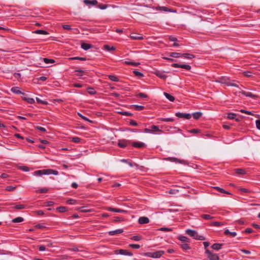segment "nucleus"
<instances>
[{
	"mask_svg": "<svg viewBox=\"0 0 260 260\" xmlns=\"http://www.w3.org/2000/svg\"><path fill=\"white\" fill-rule=\"evenodd\" d=\"M50 174L57 175L58 174V172L57 171L49 169H46V170H38V171H35L33 173V175L34 176H41L43 175H50Z\"/></svg>",
	"mask_w": 260,
	"mask_h": 260,
	"instance_id": "nucleus-1",
	"label": "nucleus"
},
{
	"mask_svg": "<svg viewBox=\"0 0 260 260\" xmlns=\"http://www.w3.org/2000/svg\"><path fill=\"white\" fill-rule=\"evenodd\" d=\"M185 233L189 236L193 237L194 239L198 240H205V238L203 236L199 235L196 231L187 229L185 231Z\"/></svg>",
	"mask_w": 260,
	"mask_h": 260,
	"instance_id": "nucleus-2",
	"label": "nucleus"
},
{
	"mask_svg": "<svg viewBox=\"0 0 260 260\" xmlns=\"http://www.w3.org/2000/svg\"><path fill=\"white\" fill-rule=\"evenodd\" d=\"M218 82L221 83L222 84H224L227 86L238 87L237 84L236 83L235 81H231L229 78L222 77L221 78H219L217 81Z\"/></svg>",
	"mask_w": 260,
	"mask_h": 260,
	"instance_id": "nucleus-3",
	"label": "nucleus"
},
{
	"mask_svg": "<svg viewBox=\"0 0 260 260\" xmlns=\"http://www.w3.org/2000/svg\"><path fill=\"white\" fill-rule=\"evenodd\" d=\"M164 251L159 250L153 252H147L145 255L152 258H159L164 254Z\"/></svg>",
	"mask_w": 260,
	"mask_h": 260,
	"instance_id": "nucleus-4",
	"label": "nucleus"
},
{
	"mask_svg": "<svg viewBox=\"0 0 260 260\" xmlns=\"http://www.w3.org/2000/svg\"><path fill=\"white\" fill-rule=\"evenodd\" d=\"M205 253L207 254V256L209 260H219V257L217 254L213 253L209 249H206Z\"/></svg>",
	"mask_w": 260,
	"mask_h": 260,
	"instance_id": "nucleus-5",
	"label": "nucleus"
},
{
	"mask_svg": "<svg viewBox=\"0 0 260 260\" xmlns=\"http://www.w3.org/2000/svg\"><path fill=\"white\" fill-rule=\"evenodd\" d=\"M115 253L116 254H121L128 256H132L133 255L131 252L124 249L116 250L115 251Z\"/></svg>",
	"mask_w": 260,
	"mask_h": 260,
	"instance_id": "nucleus-6",
	"label": "nucleus"
},
{
	"mask_svg": "<svg viewBox=\"0 0 260 260\" xmlns=\"http://www.w3.org/2000/svg\"><path fill=\"white\" fill-rule=\"evenodd\" d=\"M155 10H159V11H163L165 12H173V13H176L177 11L176 10L170 9L164 6H158L155 8Z\"/></svg>",
	"mask_w": 260,
	"mask_h": 260,
	"instance_id": "nucleus-7",
	"label": "nucleus"
},
{
	"mask_svg": "<svg viewBox=\"0 0 260 260\" xmlns=\"http://www.w3.org/2000/svg\"><path fill=\"white\" fill-rule=\"evenodd\" d=\"M175 115L178 118H184L186 119H189L191 117V115L188 113L177 112L175 114Z\"/></svg>",
	"mask_w": 260,
	"mask_h": 260,
	"instance_id": "nucleus-8",
	"label": "nucleus"
},
{
	"mask_svg": "<svg viewBox=\"0 0 260 260\" xmlns=\"http://www.w3.org/2000/svg\"><path fill=\"white\" fill-rule=\"evenodd\" d=\"M172 67L174 68H181L187 71H189L191 69V66L188 64H181L174 63L172 64Z\"/></svg>",
	"mask_w": 260,
	"mask_h": 260,
	"instance_id": "nucleus-9",
	"label": "nucleus"
},
{
	"mask_svg": "<svg viewBox=\"0 0 260 260\" xmlns=\"http://www.w3.org/2000/svg\"><path fill=\"white\" fill-rule=\"evenodd\" d=\"M129 143V141L126 140H119L118 142V146L123 148L126 147Z\"/></svg>",
	"mask_w": 260,
	"mask_h": 260,
	"instance_id": "nucleus-10",
	"label": "nucleus"
},
{
	"mask_svg": "<svg viewBox=\"0 0 260 260\" xmlns=\"http://www.w3.org/2000/svg\"><path fill=\"white\" fill-rule=\"evenodd\" d=\"M130 38L133 40H141L143 39V37L142 35L136 33H133L130 35Z\"/></svg>",
	"mask_w": 260,
	"mask_h": 260,
	"instance_id": "nucleus-11",
	"label": "nucleus"
},
{
	"mask_svg": "<svg viewBox=\"0 0 260 260\" xmlns=\"http://www.w3.org/2000/svg\"><path fill=\"white\" fill-rule=\"evenodd\" d=\"M149 221V219L145 216H141L138 219V222L141 224L148 223Z\"/></svg>",
	"mask_w": 260,
	"mask_h": 260,
	"instance_id": "nucleus-12",
	"label": "nucleus"
},
{
	"mask_svg": "<svg viewBox=\"0 0 260 260\" xmlns=\"http://www.w3.org/2000/svg\"><path fill=\"white\" fill-rule=\"evenodd\" d=\"M107 210L112 212H116L119 213H126L127 211L126 210H124L120 209L114 208L112 207H109L107 208Z\"/></svg>",
	"mask_w": 260,
	"mask_h": 260,
	"instance_id": "nucleus-13",
	"label": "nucleus"
},
{
	"mask_svg": "<svg viewBox=\"0 0 260 260\" xmlns=\"http://www.w3.org/2000/svg\"><path fill=\"white\" fill-rule=\"evenodd\" d=\"M11 91L14 93H15V94H24V93L22 92H21L20 89H19V87H13L11 88Z\"/></svg>",
	"mask_w": 260,
	"mask_h": 260,
	"instance_id": "nucleus-14",
	"label": "nucleus"
},
{
	"mask_svg": "<svg viewBox=\"0 0 260 260\" xmlns=\"http://www.w3.org/2000/svg\"><path fill=\"white\" fill-rule=\"evenodd\" d=\"M132 146L136 148H142L145 146V144L141 142H134L132 143Z\"/></svg>",
	"mask_w": 260,
	"mask_h": 260,
	"instance_id": "nucleus-15",
	"label": "nucleus"
},
{
	"mask_svg": "<svg viewBox=\"0 0 260 260\" xmlns=\"http://www.w3.org/2000/svg\"><path fill=\"white\" fill-rule=\"evenodd\" d=\"M123 230L122 229H117L114 231H111L109 232L108 234L110 236H113L115 235L121 234L123 233Z\"/></svg>",
	"mask_w": 260,
	"mask_h": 260,
	"instance_id": "nucleus-16",
	"label": "nucleus"
},
{
	"mask_svg": "<svg viewBox=\"0 0 260 260\" xmlns=\"http://www.w3.org/2000/svg\"><path fill=\"white\" fill-rule=\"evenodd\" d=\"M155 74L158 77L164 80H165L167 76L163 73L159 71L155 72Z\"/></svg>",
	"mask_w": 260,
	"mask_h": 260,
	"instance_id": "nucleus-17",
	"label": "nucleus"
},
{
	"mask_svg": "<svg viewBox=\"0 0 260 260\" xmlns=\"http://www.w3.org/2000/svg\"><path fill=\"white\" fill-rule=\"evenodd\" d=\"M224 235L229 236L231 237H235L237 236V233L235 232H230L228 229H226L224 232Z\"/></svg>",
	"mask_w": 260,
	"mask_h": 260,
	"instance_id": "nucleus-18",
	"label": "nucleus"
},
{
	"mask_svg": "<svg viewBox=\"0 0 260 260\" xmlns=\"http://www.w3.org/2000/svg\"><path fill=\"white\" fill-rule=\"evenodd\" d=\"M242 93L246 96L250 97L253 99H256L258 97L257 95L253 94L250 92L242 91Z\"/></svg>",
	"mask_w": 260,
	"mask_h": 260,
	"instance_id": "nucleus-19",
	"label": "nucleus"
},
{
	"mask_svg": "<svg viewBox=\"0 0 260 260\" xmlns=\"http://www.w3.org/2000/svg\"><path fill=\"white\" fill-rule=\"evenodd\" d=\"M151 128H150V130H151V133H153V132H161L162 133V131L159 128V127L158 126H156V125H152L151 127Z\"/></svg>",
	"mask_w": 260,
	"mask_h": 260,
	"instance_id": "nucleus-20",
	"label": "nucleus"
},
{
	"mask_svg": "<svg viewBox=\"0 0 260 260\" xmlns=\"http://www.w3.org/2000/svg\"><path fill=\"white\" fill-rule=\"evenodd\" d=\"M83 3L86 5H96V4H98V1L96 0H84Z\"/></svg>",
	"mask_w": 260,
	"mask_h": 260,
	"instance_id": "nucleus-21",
	"label": "nucleus"
},
{
	"mask_svg": "<svg viewBox=\"0 0 260 260\" xmlns=\"http://www.w3.org/2000/svg\"><path fill=\"white\" fill-rule=\"evenodd\" d=\"M92 46L91 44L85 43H82L81 44V48L85 50H87L89 49L92 48Z\"/></svg>",
	"mask_w": 260,
	"mask_h": 260,
	"instance_id": "nucleus-22",
	"label": "nucleus"
},
{
	"mask_svg": "<svg viewBox=\"0 0 260 260\" xmlns=\"http://www.w3.org/2000/svg\"><path fill=\"white\" fill-rule=\"evenodd\" d=\"M182 57L187 59H191L194 58L195 56L193 54L190 53H182Z\"/></svg>",
	"mask_w": 260,
	"mask_h": 260,
	"instance_id": "nucleus-23",
	"label": "nucleus"
},
{
	"mask_svg": "<svg viewBox=\"0 0 260 260\" xmlns=\"http://www.w3.org/2000/svg\"><path fill=\"white\" fill-rule=\"evenodd\" d=\"M166 160H169L172 162H174L175 163H181L182 161L181 160H179L175 157H167L165 158Z\"/></svg>",
	"mask_w": 260,
	"mask_h": 260,
	"instance_id": "nucleus-24",
	"label": "nucleus"
},
{
	"mask_svg": "<svg viewBox=\"0 0 260 260\" xmlns=\"http://www.w3.org/2000/svg\"><path fill=\"white\" fill-rule=\"evenodd\" d=\"M169 56L171 57L178 58L182 57V53L177 52H171L169 53Z\"/></svg>",
	"mask_w": 260,
	"mask_h": 260,
	"instance_id": "nucleus-25",
	"label": "nucleus"
},
{
	"mask_svg": "<svg viewBox=\"0 0 260 260\" xmlns=\"http://www.w3.org/2000/svg\"><path fill=\"white\" fill-rule=\"evenodd\" d=\"M40 59L43 60V61L46 64L53 63L55 62V60L52 59H49L47 58H41Z\"/></svg>",
	"mask_w": 260,
	"mask_h": 260,
	"instance_id": "nucleus-26",
	"label": "nucleus"
},
{
	"mask_svg": "<svg viewBox=\"0 0 260 260\" xmlns=\"http://www.w3.org/2000/svg\"><path fill=\"white\" fill-rule=\"evenodd\" d=\"M214 188L216 190L220 192L221 193H226L228 194H232L231 192H230L229 191H225L223 188H220V187H219L218 186H215V187H214Z\"/></svg>",
	"mask_w": 260,
	"mask_h": 260,
	"instance_id": "nucleus-27",
	"label": "nucleus"
},
{
	"mask_svg": "<svg viewBox=\"0 0 260 260\" xmlns=\"http://www.w3.org/2000/svg\"><path fill=\"white\" fill-rule=\"evenodd\" d=\"M222 246V244L215 243L212 245L211 247L214 250H218L221 248Z\"/></svg>",
	"mask_w": 260,
	"mask_h": 260,
	"instance_id": "nucleus-28",
	"label": "nucleus"
},
{
	"mask_svg": "<svg viewBox=\"0 0 260 260\" xmlns=\"http://www.w3.org/2000/svg\"><path fill=\"white\" fill-rule=\"evenodd\" d=\"M164 94L165 95V96H166V98L168 100H169L170 101H171V102H173V101H174V100H175V98H174L173 95H171L170 94L168 93H167V92H164Z\"/></svg>",
	"mask_w": 260,
	"mask_h": 260,
	"instance_id": "nucleus-29",
	"label": "nucleus"
},
{
	"mask_svg": "<svg viewBox=\"0 0 260 260\" xmlns=\"http://www.w3.org/2000/svg\"><path fill=\"white\" fill-rule=\"evenodd\" d=\"M104 49L107 51H114L116 48L114 46H110L108 45H105L104 46Z\"/></svg>",
	"mask_w": 260,
	"mask_h": 260,
	"instance_id": "nucleus-30",
	"label": "nucleus"
},
{
	"mask_svg": "<svg viewBox=\"0 0 260 260\" xmlns=\"http://www.w3.org/2000/svg\"><path fill=\"white\" fill-rule=\"evenodd\" d=\"M124 63L127 65H131V66H133L134 67H137L140 64V63L139 62H133V61H125Z\"/></svg>",
	"mask_w": 260,
	"mask_h": 260,
	"instance_id": "nucleus-31",
	"label": "nucleus"
},
{
	"mask_svg": "<svg viewBox=\"0 0 260 260\" xmlns=\"http://www.w3.org/2000/svg\"><path fill=\"white\" fill-rule=\"evenodd\" d=\"M178 239L182 242H189L190 239L186 236H180L179 237Z\"/></svg>",
	"mask_w": 260,
	"mask_h": 260,
	"instance_id": "nucleus-32",
	"label": "nucleus"
},
{
	"mask_svg": "<svg viewBox=\"0 0 260 260\" xmlns=\"http://www.w3.org/2000/svg\"><path fill=\"white\" fill-rule=\"evenodd\" d=\"M130 239L132 240L139 241L142 239V237L139 235H135L131 237Z\"/></svg>",
	"mask_w": 260,
	"mask_h": 260,
	"instance_id": "nucleus-33",
	"label": "nucleus"
},
{
	"mask_svg": "<svg viewBox=\"0 0 260 260\" xmlns=\"http://www.w3.org/2000/svg\"><path fill=\"white\" fill-rule=\"evenodd\" d=\"M23 99L26 101L29 104H34L35 103V100L31 98L23 97Z\"/></svg>",
	"mask_w": 260,
	"mask_h": 260,
	"instance_id": "nucleus-34",
	"label": "nucleus"
},
{
	"mask_svg": "<svg viewBox=\"0 0 260 260\" xmlns=\"http://www.w3.org/2000/svg\"><path fill=\"white\" fill-rule=\"evenodd\" d=\"M34 32L35 34H42V35H48L49 34V33L47 31L44 30H41V29L36 30Z\"/></svg>",
	"mask_w": 260,
	"mask_h": 260,
	"instance_id": "nucleus-35",
	"label": "nucleus"
},
{
	"mask_svg": "<svg viewBox=\"0 0 260 260\" xmlns=\"http://www.w3.org/2000/svg\"><path fill=\"white\" fill-rule=\"evenodd\" d=\"M202 113L201 112H197L193 113L192 114V116L194 119H198L199 118H200V117L202 116Z\"/></svg>",
	"mask_w": 260,
	"mask_h": 260,
	"instance_id": "nucleus-36",
	"label": "nucleus"
},
{
	"mask_svg": "<svg viewBox=\"0 0 260 260\" xmlns=\"http://www.w3.org/2000/svg\"><path fill=\"white\" fill-rule=\"evenodd\" d=\"M24 220V219L21 217H16L12 220V222L14 223L21 222Z\"/></svg>",
	"mask_w": 260,
	"mask_h": 260,
	"instance_id": "nucleus-37",
	"label": "nucleus"
},
{
	"mask_svg": "<svg viewBox=\"0 0 260 260\" xmlns=\"http://www.w3.org/2000/svg\"><path fill=\"white\" fill-rule=\"evenodd\" d=\"M223 225H224V223L222 222L213 221L211 223V225L215 226H219Z\"/></svg>",
	"mask_w": 260,
	"mask_h": 260,
	"instance_id": "nucleus-38",
	"label": "nucleus"
},
{
	"mask_svg": "<svg viewBox=\"0 0 260 260\" xmlns=\"http://www.w3.org/2000/svg\"><path fill=\"white\" fill-rule=\"evenodd\" d=\"M202 218L205 220H209L213 218V217L208 214H203L201 215Z\"/></svg>",
	"mask_w": 260,
	"mask_h": 260,
	"instance_id": "nucleus-39",
	"label": "nucleus"
},
{
	"mask_svg": "<svg viewBox=\"0 0 260 260\" xmlns=\"http://www.w3.org/2000/svg\"><path fill=\"white\" fill-rule=\"evenodd\" d=\"M108 78L110 80H111L112 81L114 82H117L119 81L118 78L114 75H109Z\"/></svg>",
	"mask_w": 260,
	"mask_h": 260,
	"instance_id": "nucleus-40",
	"label": "nucleus"
},
{
	"mask_svg": "<svg viewBox=\"0 0 260 260\" xmlns=\"http://www.w3.org/2000/svg\"><path fill=\"white\" fill-rule=\"evenodd\" d=\"M133 107H134L135 109L137 111H141L144 109V107L143 106L134 105H133Z\"/></svg>",
	"mask_w": 260,
	"mask_h": 260,
	"instance_id": "nucleus-41",
	"label": "nucleus"
},
{
	"mask_svg": "<svg viewBox=\"0 0 260 260\" xmlns=\"http://www.w3.org/2000/svg\"><path fill=\"white\" fill-rule=\"evenodd\" d=\"M236 173L237 174L243 175L245 173V171L243 169H237L236 170Z\"/></svg>",
	"mask_w": 260,
	"mask_h": 260,
	"instance_id": "nucleus-42",
	"label": "nucleus"
},
{
	"mask_svg": "<svg viewBox=\"0 0 260 260\" xmlns=\"http://www.w3.org/2000/svg\"><path fill=\"white\" fill-rule=\"evenodd\" d=\"M159 120L160 121H164V122H173L174 120V119L172 118H159Z\"/></svg>",
	"mask_w": 260,
	"mask_h": 260,
	"instance_id": "nucleus-43",
	"label": "nucleus"
},
{
	"mask_svg": "<svg viewBox=\"0 0 260 260\" xmlns=\"http://www.w3.org/2000/svg\"><path fill=\"white\" fill-rule=\"evenodd\" d=\"M70 59L71 60H79L81 61H85L86 60V58L85 57H73L70 58Z\"/></svg>",
	"mask_w": 260,
	"mask_h": 260,
	"instance_id": "nucleus-44",
	"label": "nucleus"
},
{
	"mask_svg": "<svg viewBox=\"0 0 260 260\" xmlns=\"http://www.w3.org/2000/svg\"><path fill=\"white\" fill-rule=\"evenodd\" d=\"M81 139L77 137L72 138V141L75 143H79L81 141Z\"/></svg>",
	"mask_w": 260,
	"mask_h": 260,
	"instance_id": "nucleus-45",
	"label": "nucleus"
},
{
	"mask_svg": "<svg viewBox=\"0 0 260 260\" xmlns=\"http://www.w3.org/2000/svg\"><path fill=\"white\" fill-rule=\"evenodd\" d=\"M129 247L134 249H139L141 247L140 245L137 244H131L129 245Z\"/></svg>",
	"mask_w": 260,
	"mask_h": 260,
	"instance_id": "nucleus-46",
	"label": "nucleus"
},
{
	"mask_svg": "<svg viewBox=\"0 0 260 260\" xmlns=\"http://www.w3.org/2000/svg\"><path fill=\"white\" fill-rule=\"evenodd\" d=\"M181 247L183 250H189L190 249V247L188 244H183L181 245Z\"/></svg>",
	"mask_w": 260,
	"mask_h": 260,
	"instance_id": "nucleus-47",
	"label": "nucleus"
},
{
	"mask_svg": "<svg viewBox=\"0 0 260 260\" xmlns=\"http://www.w3.org/2000/svg\"><path fill=\"white\" fill-rule=\"evenodd\" d=\"M133 73L135 74V75H136V76H138L139 77H142L144 76V75L141 72H140L139 71H134Z\"/></svg>",
	"mask_w": 260,
	"mask_h": 260,
	"instance_id": "nucleus-48",
	"label": "nucleus"
},
{
	"mask_svg": "<svg viewBox=\"0 0 260 260\" xmlns=\"http://www.w3.org/2000/svg\"><path fill=\"white\" fill-rule=\"evenodd\" d=\"M119 113H120V114H121L122 115L127 116H131L133 115V114L129 113L128 112H126V111L119 112Z\"/></svg>",
	"mask_w": 260,
	"mask_h": 260,
	"instance_id": "nucleus-49",
	"label": "nucleus"
},
{
	"mask_svg": "<svg viewBox=\"0 0 260 260\" xmlns=\"http://www.w3.org/2000/svg\"><path fill=\"white\" fill-rule=\"evenodd\" d=\"M57 210L59 212H64L67 211V208L66 207H59L57 208Z\"/></svg>",
	"mask_w": 260,
	"mask_h": 260,
	"instance_id": "nucleus-50",
	"label": "nucleus"
},
{
	"mask_svg": "<svg viewBox=\"0 0 260 260\" xmlns=\"http://www.w3.org/2000/svg\"><path fill=\"white\" fill-rule=\"evenodd\" d=\"M236 114L235 113H229L228 115V118L230 119H234L236 118Z\"/></svg>",
	"mask_w": 260,
	"mask_h": 260,
	"instance_id": "nucleus-51",
	"label": "nucleus"
},
{
	"mask_svg": "<svg viewBox=\"0 0 260 260\" xmlns=\"http://www.w3.org/2000/svg\"><path fill=\"white\" fill-rule=\"evenodd\" d=\"M16 188L15 187L12 186H8L6 187V190L9 191H13Z\"/></svg>",
	"mask_w": 260,
	"mask_h": 260,
	"instance_id": "nucleus-52",
	"label": "nucleus"
},
{
	"mask_svg": "<svg viewBox=\"0 0 260 260\" xmlns=\"http://www.w3.org/2000/svg\"><path fill=\"white\" fill-rule=\"evenodd\" d=\"M48 191V189L46 188H43L39 189L38 192L41 193H46Z\"/></svg>",
	"mask_w": 260,
	"mask_h": 260,
	"instance_id": "nucleus-53",
	"label": "nucleus"
},
{
	"mask_svg": "<svg viewBox=\"0 0 260 260\" xmlns=\"http://www.w3.org/2000/svg\"><path fill=\"white\" fill-rule=\"evenodd\" d=\"M36 101L38 103H40V104H42L44 105H46L47 104V102L43 101L41 100L40 99H39V98H36Z\"/></svg>",
	"mask_w": 260,
	"mask_h": 260,
	"instance_id": "nucleus-54",
	"label": "nucleus"
},
{
	"mask_svg": "<svg viewBox=\"0 0 260 260\" xmlns=\"http://www.w3.org/2000/svg\"><path fill=\"white\" fill-rule=\"evenodd\" d=\"M59 257L61 260L71 258L70 256H69V255H66V254L61 255L59 256Z\"/></svg>",
	"mask_w": 260,
	"mask_h": 260,
	"instance_id": "nucleus-55",
	"label": "nucleus"
},
{
	"mask_svg": "<svg viewBox=\"0 0 260 260\" xmlns=\"http://www.w3.org/2000/svg\"><path fill=\"white\" fill-rule=\"evenodd\" d=\"M179 192V190L175 189H171L169 191V193L170 194H176V193H178Z\"/></svg>",
	"mask_w": 260,
	"mask_h": 260,
	"instance_id": "nucleus-56",
	"label": "nucleus"
},
{
	"mask_svg": "<svg viewBox=\"0 0 260 260\" xmlns=\"http://www.w3.org/2000/svg\"><path fill=\"white\" fill-rule=\"evenodd\" d=\"M24 208H25V206L24 205H21V204L17 205L15 206V209H19V210L24 209Z\"/></svg>",
	"mask_w": 260,
	"mask_h": 260,
	"instance_id": "nucleus-57",
	"label": "nucleus"
},
{
	"mask_svg": "<svg viewBox=\"0 0 260 260\" xmlns=\"http://www.w3.org/2000/svg\"><path fill=\"white\" fill-rule=\"evenodd\" d=\"M107 7H108V5H104V4H100L98 6V7L102 10H104V9H106L107 8Z\"/></svg>",
	"mask_w": 260,
	"mask_h": 260,
	"instance_id": "nucleus-58",
	"label": "nucleus"
},
{
	"mask_svg": "<svg viewBox=\"0 0 260 260\" xmlns=\"http://www.w3.org/2000/svg\"><path fill=\"white\" fill-rule=\"evenodd\" d=\"M20 169L24 172H28L29 170L28 167L26 166H21L20 167Z\"/></svg>",
	"mask_w": 260,
	"mask_h": 260,
	"instance_id": "nucleus-59",
	"label": "nucleus"
},
{
	"mask_svg": "<svg viewBox=\"0 0 260 260\" xmlns=\"http://www.w3.org/2000/svg\"><path fill=\"white\" fill-rule=\"evenodd\" d=\"M189 132L190 133L196 134V133H198L200 132V130L199 129H192L189 130Z\"/></svg>",
	"mask_w": 260,
	"mask_h": 260,
	"instance_id": "nucleus-60",
	"label": "nucleus"
},
{
	"mask_svg": "<svg viewBox=\"0 0 260 260\" xmlns=\"http://www.w3.org/2000/svg\"><path fill=\"white\" fill-rule=\"evenodd\" d=\"M243 74L245 76L249 77L251 76V73L249 71H246L243 72Z\"/></svg>",
	"mask_w": 260,
	"mask_h": 260,
	"instance_id": "nucleus-61",
	"label": "nucleus"
},
{
	"mask_svg": "<svg viewBox=\"0 0 260 260\" xmlns=\"http://www.w3.org/2000/svg\"><path fill=\"white\" fill-rule=\"evenodd\" d=\"M67 202L68 204L73 205L75 203L76 201L73 199H70V200H68Z\"/></svg>",
	"mask_w": 260,
	"mask_h": 260,
	"instance_id": "nucleus-62",
	"label": "nucleus"
},
{
	"mask_svg": "<svg viewBox=\"0 0 260 260\" xmlns=\"http://www.w3.org/2000/svg\"><path fill=\"white\" fill-rule=\"evenodd\" d=\"M129 124L132 126H137L138 125L137 122L134 120H131V121L129 122Z\"/></svg>",
	"mask_w": 260,
	"mask_h": 260,
	"instance_id": "nucleus-63",
	"label": "nucleus"
},
{
	"mask_svg": "<svg viewBox=\"0 0 260 260\" xmlns=\"http://www.w3.org/2000/svg\"><path fill=\"white\" fill-rule=\"evenodd\" d=\"M255 123L256 127L260 130V120H256Z\"/></svg>",
	"mask_w": 260,
	"mask_h": 260,
	"instance_id": "nucleus-64",
	"label": "nucleus"
}]
</instances>
